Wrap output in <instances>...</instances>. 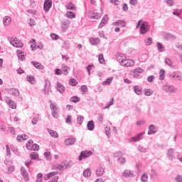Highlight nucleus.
Returning a JSON list of instances; mask_svg holds the SVG:
<instances>
[{"mask_svg":"<svg viewBox=\"0 0 182 182\" xmlns=\"http://www.w3.org/2000/svg\"><path fill=\"white\" fill-rule=\"evenodd\" d=\"M150 29V26H149V23L144 21L140 26L139 32L141 35H144L145 33H147Z\"/></svg>","mask_w":182,"mask_h":182,"instance_id":"1","label":"nucleus"},{"mask_svg":"<svg viewBox=\"0 0 182 182\" xmlns=\"http://www.w3.org/2000/svg\"><path fill=\"white\" fill-rule=\"evenodd\" d=\"M92 156V151H82L78 157V160L82 161V160H85L87 157H90Z\"/></svg>","mask_w":182,"mask_h":182,"instance_id":"2","label":"nucleus"},{"mask_svg":"<svg viewBox=\"0 0 182 182\" xmlns=\"http://www.w3.org/2000/svg\"><path fill=\"white\" fill-rule=\"evenodd\" d=\"M162 90L164 92H166V93H176L177 92V88H174L173 85L168 86V85H164L162 87Z\"/></svg>","mask_w":182,"mask_h":182,"instance_id":"3","label":"nucleus"},{"mask_svg":"<svg viewBox=\"0 0 182 182\" xmlns=\"http://www.w3.org/2000/svg\"><path fill=\"white\" fill-rule=\"evenodd\" d=\"M134 65V61L133 60L127 59L126 57L124 60H122L121 65L125 68H129V66H133Z\"/></svg>","mask_w":182,"mask_h":182,"instance_id":"4","label":"nucleus"},{"mask_svg":"<svg viewBox=\"0 0 182 182\" xmlns=\"http://www.w3.org/2000/svg\"><path fill=\"white\" fill-rule=\"evenodd\" d=\"M61 23V29L63 32H66L69 28V25H70V21L69 19H63Z\"/></svg>","mask_w":182,"mask_h":182,"instance_id":"5","label":"nucleus"},{"mask_svg":"<svg viewBox=\"0 0 182 182\" xmlns=\"http://www.w3.org/2000/svg\"><path fill=\"white\" fill-rule=\"evenodd\" d=\"M5 91L9 93V95H12V96H16V97L20 95L19 90L16 88H6Z\"/></svg>","mask_w":182,"mask_h":182,"instance_id":"6","label":"nucleus"},{"mask_svg":"<svg viewBox=\"0 0 182 182\" xmlns=\"http://www.w3.org/2000/svg\"><path fill=\"white\" fill-rule=\"evenodd\" d=\"M88 17L90 18V19H100L102 16L100 15V14L97 12H95L93 11H89Z\"/></svg>","mask_w":182,"mask_h":182,"instance_id":"7","label":"nucleus"},{"mask_svg":"<svg viewBox=\"0 0 182 182\" xmlns=\"http://www.w3.org/2000/svg\"><path fill=\"white\" fill-rule=\"evenodd\" d=\"M144 134H146V132H142L138 134L136 136L131 137L129 141H130V143H132V141H139L142 139L141 136H144Z\"/></svg>","mask_w":182,"mask_h":182,"instance_id":"8","label":"nucleus"},{"mask_svg":"<svg viewBox=\"0 0 182 182\" xmlns=\"http://www.w3.org/2000/svg\"><path fill=\"white\" fill-rule=\"evenodd\" d=\"M50 8H52V0H45L43 4V10L46 12H49Z\"/></svg>","mask_w":182,"mask_h":182,"instance_id":"9","label":"nucleus"},{"mask_svg":"<svg viewBox=\"0 0 182 182\" xmlns=\"http://www.w3.org/2000/svg\"><path fill=\"white\" fill-rule=\"evenodd\" d=\"M108 21H109V16L107 14H105L102 18L101 23L98 26L99 29H102V28H103V26H105Z\"/></svg>","mask_w":182,"mask_h":182,"instance_id":"10","label":"nucleus"},{"mask_svg":"<svg viewBox=\"0 0 182 182\" xmlns=\"http://www.w3.org/2000/svg\"><path fill=\"white\" fill-rule=\"evenodd\" d=\"M122 177H125L126 178H129L130 177H134V173L133 172V171L126 169L122 173Z\"/></svg>","mask_w":182,"mask_h":182,"instance_id":"11","label":"nucleus"},{"mask_svg":"<svg viewBox=\"0 0 182 182\" xmlns=\"http://www.w3.org/2000/svg\"><path fill=\"white\" fill-rule=\"evenodd\" d=\"M46 85L44 86V93L45 95H49V89H50V81L46 79L45 80Z\"/></svg>","mask_w":182,"mask_h":182,"instance_id":"12","label":"nucleus"},{"mask_svg":"<svg viewBox=\"0 0 182 182\" xmlns=\"http://www.w3.org/2000/svg\"><path fill=\"white\" fill-rule=\"evenodd\" d=\"M21 173L25 181H28L29 180V177L28 176V171H26L25 167L22 166L21 168Z\"/></svg>","mask_w":182,"mask_h":182,"instance_id":"13","label":"nucleus"},{"mask_svg":"<svg viewBox=\"0 0 182 182\" xmlns=\"http://www.w3.org/2000/svg\"><path fill=\"white\" fill-rule=\"evenodd\" d=\"M76 142V138H69L65 140V146H73Z\"/></svg>","mask_w":182,"mask_h":182,"instance_id":"14","label":"nucleus"},{"mask_svg":"<svg viewBox=\"0 0 182 182\" xmlns=\"http://www.w3.org/2000/svg\"><path fill=\"white\" fill-rule=\"evenodd\" d=\"M31 65L34 66L36 69H41V70H43L45 69V67L41 64V63L36 62V61H31Z\"/></svg>","mask_w":182,"mask_h":182,"instance_id":"15","label":"nucleus"},{"mask_svg":"<svg viewBox=\"0 0 182 182\" xmlns=\"http://www.w3.org/2000/svg\"><path fill=\"white\" fill-rule=\"evenodd\" d=\"M87 130L90 132H93L95 130V122L93 120H90L87 124Z\"/></svg>","mask_w":182,"mask_h":182,"instance_id":"16","label":"nucleus"},{"mask_svg":"<svg viewBox=\"0 0 182 182\" xmlns=\"http://www.w3.org/2000/svg\"><path fill=\"white\" fill-rule=\"evenodd\" d=\"M167 157L168 160H173L174 159V149H169L167 151Z\"/></svg>","mask_w":182,"mask_h":182,"instance_id":"17","label":"nucleus"},{"mask_svg":"<svg viewBox=\"0 0 182 182\" xmlns=\"http://www.w3.org/2000/svg\"><path fill=\"white\" fill-rule=\"evenodd\" d=\"M62 164L64 166L65 168H70L73 166V162L72 161H64L62 162Z\"/></svg>","mask_w":182,"mask_h":182,"instance_id":"18","label":"nucleus"},{"mask_svg":"<svg viewBox=\"0 0 182 182\" xmlns=\"http://www.w3.org/2000/svg\"><path fill=\"white\" fill-rule=\"evenodd\" d=\"M3 21L4 26H9V25L11 24V22H12V19H11V17L9 16H4Z\"/></svg>","mask_w":182,"mask_h":182,"instance_id":"19","label":"nucleus"},{"mask_svg":"<svg viewBox=\"0 0 182 182\" xmlns=\"http://www.w3.org/2000/svg\"><path fill=\"white\" fill-rule=\"evenodd\" d=\"M57 90L60 92V93H63L65 92V86L62 85V83L58 82L56 84Z\"/></svg>","mask_w":182,"mask_h":182,"instance_id":"20","label":"nucleus"},{"mask_svg":"<svg viewBox=\"0 0 182 182\" xmlns=\"http://www.w3.org/2000/svg\"><path fill=\"white\" fill-rule=\"evenodd\" d=\"M26 80L31 85H35V83H36V81L35 80V77H33V75H27Z\"/></svg>","mask_w":182,"mask_h":182,"instance_id":"21","label":"nucleus"},{"mask_svg":"<svg viewBox=\"0 0 182 182\" xmlns=\"http://www.w3.org/2000/svg\"><path fill=\"white\" fill-rule=\"evenodd\" d=\"M26 55V53L23 51H17V56L19 60H25V56Z\"/></svg>","mask_w":182,"mask_h":182,"instance_id":"22","label":"nucleus"},{"mask_svg":"<svg viewBox=\"0 0 182 182\" xmlns=\"http://www.w3.org/2000/svg\"><path fill=\"white\" fill-rule=\"evenodd\" d=\"M149 131L148 132V134H156V126H154V124H151L149 127Z\"/></svg>","mask_w":182,"mask_h":182,"instance_id":"23","label":"nucleus"},{"mask_svg":"<svg viewBox=\"0 0 182 182\" xmlns=\"http://www.w3.org/2000/svg\"><path fill=\"white\" fill-rule=\"evenodd\" d=\"M103 174H105V168H103L102 167H99V168L97 169V171H96V175L98 177H102V176H103Z\"/></svg>","mask_w":182,"mask_h":182,"instance_id":"24","label":"nucleus"},{"mask_svg":"<svg viewBox=\"0 0 182 182\" xmlns=\"http://www.w3.org/2000/svg\"><path fill=\"white\" fill-rule=\"evenodd\" d=\"M65 15L69 19H74V18H76V14L73 11H67Z\"/></svg>","mask_w":182,"mask_h":182,"instance_id":"25","label":"nucleus"},{"mask_svg":"<svg viewBox=\"0 0 182 182\" xmlns=\"http://www.w3.org/2000/svg\"><path fill=\"white\" fill-rule=\"evenodd\" d=\"M48 130V133L50 134L51 137H54V139H58L59 137V135L58 134V132H56L55 131H53L52 129H49Z\"/></svg>","mask_w":182,"mask_h":182,"instance_id":"26","label":"nucleus"},{"mask_svg":"<svg viewBox=\"0 0 182 182\" xmlns=\"http://www.w3.org/2000/svg\"><path fill=\"white\" fill-rule=\"evenodd\" d=\"M28 136L26 134H20L17 136V141H22V140H28Z\"/></svg>","mask_w":182,"mask_h":182,"instance_id":"27","label":"nucleus"},{"mask_svg":"<svg viewBox=\"0 0 182 182\" xmlns=\"http://www.w3.org/2000/svg\"><path fill=\"white\" fill-rule=\"evenodd\" d=\"M53 170H65V166L62 164H57L52 167Z\"/></svg>","mask_w":182,"mask_h":182,"instance_id":"28","label":"nucleus"},{"mask_svg":"<svg viewBox=\"0 0 182 182\" xmlns=\"http://www.w3.org/2000/svg\"><path fill=\"white\" fill-rule=\"evenodd\" d=\"M134 90L136 95H140L142 93L141 88L139 87V85H136L134 87Z\"/></svg>","mask_w":182,"mask_h":182,"instance_id":"29","label":"nucleus"},{"mask_svg":"<svg viewBox=\"0 0 182 182\" xmlns=\"http://www.w3.org/2000/svg\"><path fill=\"white\" fill-rule=\"evenodd\" d=\"M30 158L31 160H38L39 159V154L36 152H33L30 154Z\"/></svg>","mask_w":182,"mask_h":182,"instance_id":"30","label":"nucleus"},{"mask_svg":"<svg viewBox=\"0 0 182 182\" xmlns=\"http://www.w3.org/2000/svg\"><path fill=\"white\" fill-rule=\"evenodd\" d=\"M20 41L21 40H18V38H11V39H10V43H11V45H12L13 46H16V44L15 43H19L20 42Z\"/></svg>","mask_w":182,"mask_h":182,"instance_id":"31","label":"nucleus"},{"mask_svg":"<svg viewBox=\"0 0 182 182\" xmlns=\"http://www.w3.org/2000/svg\"><path fill=\"white\" fill-rule=\"evenodd\" d=\"M39 120H41V117H39V115H36L32 119L31 123L33 126H35V124H36Z\"/></svg>","mask_w":182,"mask_h":182,"instance_id":"32","label":"nucleus"},{"mask_svg":"<svg viewBox=\"0 0 182 182\" xmlns=\"http://www.w3.org/2000/svg\"><path fill=\"white\" fill-rule=\"evenodd\" d=\"M50 109L51 111L59 110V107H58V104H56L55 102L51 103L50 105Z\"/></svg>","mask_w":182,"mask_h":182,"instance_id":"33","label":"nucleus"},{"mask_svg":"<svg viewBox=\"0 0 182 182\" xmlns=\"http://www.w3.org/2000/svg\"><path fill=\"white\" fill-rule=\"evenodd\" d=\"M99 42H100L99 38H90V43H91V45H97Z\"/></svg>","mask_w":182,"mask_h":182,"instance_id":"34","label":"nucleus"},{"mask_svg":"<svg viewBox=\"0 0 182 182\" xmlns=\"http://www.w3.org/2000/svg\"><path fill=\"white\" fill-rule=\"evenodd\" d=\"M68 70H69V67H68L66 65L62 66L61 72H62V73H63V75H68V73H69V72H68Z\"/></svg>","mask_w":182,"mask_h":182,"instance_id":"35","label":"nucleus"},{"mask_svg":"<svg viewBox=\"0 0 182 182\" xmlns=\"http://www.w3.org/2000/svg\"><path fill=\"white\" fill-rule=\"evenodd\" d=\"M92 174V171H90V168H87L85 171H83L84 177H90Z\"/></svg>","mask_w":182,"mask_h":182,"instance_id":"36","label":"nucleus"},{"mask_svg":"<svg viewBox=\"0 0 182 182\" xmlns=\"http://www.w3.org/2000/svg\"><path fill=\"white\" fill-rule=\"evenodd\" d=\"M70 101L73 102V103H77L78 102H80V98H79L77 96H74L70 99Z\"/></svg>","mask_w":182,"mask_h":182,"instance_id":"37","label":"nucleus"},{"mask_svg":"<svg viewBox=\"0 0 182 182\" xmlns=\"http://www.w3.org/2000/svg\"><path fill=\"white\" fill-rule=\"evenodd\" d=\"M67 9H68V11H75L76 9V7L73 3H69L67 6Z\"/></svg>","mask_w":182,"mask_h":182,"instance_id":"38","label":"nucleus"},{"mask_svg":"<svg viewBox=\"0 0 182 182\" xmlns=\"http://www.w3.org/2000/svg\"><path fill=\"white\" fill-rule=\"evenodd\" d=\"M126 57H123L122 55V54H117V62H119V63H120V65H122V60H124V58H125Z\"/></svg>","mask_w":182,"mask_h":182,"instance_id":"39","label":"nucleus"},{"mask_svg":"<svg viewBox=\"0 0 182 182\" xmlns=\"http://www.w3.org/2000/svg\"><path fill=\"white\" fill-rule=\"evenodd\" d=\"M166 73V71H164V70H161L159 72V79L160 80H164V75Z\"/></svg>","mask_w":182,"mask_h":182,"instance_id":"40","label":"nucleus"},{"mask_svg":"<svg viewBox=\"0 0 182 182\" xmlns=\"http://www.w3.org/2000/svg\"><path fill=\"white\" fill-rule=\"evenodd\" d=\"M156 46L159 52H163V49H164V46H163L161 43H157Z\"/></svg>","mask_w":182,"mask_h":182,"instance_id":"41","label":"nucleus"},{"mask_svg":"<svg viewBox=\"0 0 182 182\" xmlns=\"http://www.w3.org/2000/svg\"><path fill=\"white\" fill-rule=\"evenodd\" d=\"M32 146H33V141L29 140L26 144V149H28V150H31V149H32Z\"/></svg>","mask_w":182,"mask_h":182,"instance_id":"42","label":"nucleus"},{"mask_svg":"<svg viewBox=\"0 0 182 182\" xmlns=\"http://www.w3.org/2000/svg\"><path fill=\"white\" fill-rule=\"evenodd\" d=\"M83 120H85V117H83L82 115H80L77 118V124H82L83 123Z\"/></svg>","mask_w":182,"mask_h":182,"instance_id":"43","label":"nucleus"},{"mask_svg":"<svg viewBox=\"0 0 182 182\" xmlns=\"http://www.w3.org/2000/svg\"><path fill=\"white\" fill-rule=\"evenodd\" d=\"M165 63L166 65H168V66H169L170 68H174L173 67V63L171 62V60H170V58H166Z\"/></svg>","mask_w":182,"mask_h":182,"instance_id":"44","label":"nucleus"},{"mask_svg":"<svg viewBox=\"0 0 182 182\" xmlns=\"http://www.w3.org/2000/svg\"><path fill=\"white\" fill-rule=\"evenodd\" d=\"M112 80H113V77H108L105 81L102 82V85H110V83H112Z\"/></svg>","mask_w":182,"mask_h":182,"instance_id":"45","label":"nucleus"},{"mask_svg":"<svg viewBox=\"0 0 182 182\" xmlns=\"http://www.w3.org/2000/svg\"><path fill=\"white\" fill-rule=\"evenodd\" d=\"M63 46L64 49H69V48H70V43H69V41H65Z\"/></svg>","mask_w":182,"mask_h":182,"instance_id":"46","label":"nucleus"},{"mask_svg":"<svg viewBox=\"0 0 182 182\" xmlns=\"http://www.w3.org/2000/svg\"><path fill=\"white\" fill-rule=\"evenodd\" d=\"M98 60H99V63H101L102 65L105 63V57H103V54H100L98 56Z\"/></svg>","mask_w":182,"mask_h":182,"instance_id":"47","label":"nucleus"},{"mask_svg":"<svg viewBox=\"0 0 182 182\" xmlns=\"http://www.w3.org/2000/svg\"><path fill=\"white\" fill-rule=\"evenodd\" d=\"M30 150H33V151H38L39 150V145H38V144H33Z\"/></svg>","mask_w":182,"mask_h":182,"instance_id":"48","label":"nucleus"},{"mask_svg":"<svg viewBox=\"0 0 182 182\" xmlns=\"http://www.w3.org/2000/svg\"><path fill=\"white\" fill-rule=\"evenodd\" d=\"M153 91L150 89L144 90L145 96H151Z\"/></svg>","mask_w":182,"mask_h":182,"instance_id":"49","label":"nucleus"},{"mask_svg":"<svg viewBox=\"0 0 182 182\" xmlns=\"http://www.w3.org/2000/svg\"><path fill=\"white\" fill-rule=\"evenodd\" d=\"M149 180V176H147V174L144 173L141 178V181L142 182H147Z\"/></svg>","mask_w":182,"mask_h":182,"instance_id":"50","label":"nucleus"},{"mask_svg":"<svg viewBox=\"0 0 182 182\" xmlns=\"http://www.w3.org/2000/svg\"><path fill=\"white\" fill-rule=\"evenodd\" d=\"M70 86H77V82H76V79L71 78L70 80Z\"/></svg>","mask_w":182,"mask_h":182,"instance_id":"51","label":"nucleus"},{"mask_svg":"<svg viewBox=\"0 0 182 182\" xmlns=\"http://www.w3.org/2000/svg\"><path fill=\"white\" fill-rule=\"evenodd\" d=\"M145 42L146 43V46H150L153 42V38H151V37H149L148 39L145 40Z\"/></svg>","mask_w":182,"mask_h":182,"instance_id":"52","label":"nucleus"},{"mask_svg":"<svg viewBox=\"0 0 182 182\" xmlns=\"http://www.w3.org/2000/svg\"><path fill=\"white\" fill-rule=\"evenodd\" d=\"M51 114L54 119H58V117H59V115L58 114V110L51 111Z\"/></svg>","mask_w":182,"mask_h":182,"instance_id":"53","label":"nucleus"},{"mask_svg":"<svg viewBox=\"0 0 182 182\" xmlns=\"http://www.w3.org/2000/svg\"><path fill=\"white\" fill-rule=\"evenodd\" d=\"M9 105L11 109H16V104L14 101H9Z\"/></svg>","mask_w":182,"mask_h":182,"instance_id":"54","label":"nucleus"},{"mask_svg":"<svg viewBox=\"0 0 182 182\" xmlns=\"http://www.w3.org/2000/svg\"><path fill=\"white\" fill-rule=\"evenodd\" d=\"M50 38L53 41H58V39H59V36L58 34H55V33H51L50 34Z\"/></svg>","mask_w":182,"mask_h":182,"instance_id":"55","label":"nucleus"},{"mask_svg":"<svg viewBox=\"0 0 182 182\" xmlns=\"http://www.w3.org/2000/svg\"><path fill=\"white\" fill-rule=\"evenodd\" d=\"M167 39H171L172 41H176V36L173 34L168 33L166 34Z\"/></svg>","mask_w":182,"mask_h":182,"instance_id":"56","label":"nucleus"},{"mask_svg":"<svg viewBox=\"0 0 182 182\" xmlns=\"http://www.w3.org/2000/svg\"><path fill=\"white\" fill-rule=\"evenodd\" d=\"M13 171H15V167L14 166H11L8 168L7 174H11Z\"/></svg>","mask_w":182,"mask_h":182,"instance_id":"57","label":"nucleus"},{"mask_svg":"<svg viewBox=\"0 0 182 182\" xmlns=\"http://www.w3.org/2000/svg\"><path fill=\"white\" fill-rule=\"evenodd\" d=\"M6 156L9 157H11V149L9 148V145L6 144Z\"/></svg>","mask_w":182,"mask_h":182,"instance_id":"58","label":"nucleus"},{"mask_svg":"<svg viewBox=\"0 0 182 182\" xmlns=\"http://www.w3.org/2000/svg\"><path fill=\"white\" fill-rule=\"evenodd\" d=\"M65 123H68V124H72V116H70V115L67 116V118L65 119Z\"/></svg>","mask_w":182,"mask_h":182,"instance_id":"59","label":"nucleus"},{"mask_svg":"<svg viewBox=\"0 0 182 182\" xmlns=\"http://www.w3.org/2000/svg\"><path fill=\"white\" fill-rule=\"evenodd\" d=\"M138 151H141V153H147V149L146 148H143V146H139L138 147Z\"/></svg>","mask_w":182,"mask_h":182,"instance_id":"60","label":"nucleus"},{"mask_svg":"<svg viewBox=\"0 0 182 182\" xmlns=\"http://www.w3.org/2000/svg\"><path fill=\"white\" fill-rule=\"evenodd\" d=\"M118 161L119 164H124V163H126V159L124 157H119L118 158Z\"/></svg>","mask_w":182,"mask_h":182,"instance_id":"61","label":"nucleus"},{"mask_svg":"<svg viewBox=\"0 0 182 182\" xmlns=\"http://www.w3.org/2000/svg\"><path fill=\"white\" fill-rule=\"evenodd\" d=\"M119 25L121 28H124L126 26V22L123 20H119Z\"/></svg>","mask_w":182,"mask_h":182,"instance_id":"62","label":"nucleus"},{"mask_svg":"<svg viewBox=\"0 0 182 182\" xmlns=\"http://www.w3.org/2000/svg\"><path fill=\"white\" fill-rule=\"evenodd\" d=\"M173 15H175L176 16H180V15H181V10H176L173 11Z\"/></svg>","mask_w":182,"mask_h":182,"instance_id":"63","label":"nucleus"},{"mask_svg":"<svg viewBox=\"0 0 182 182\" xmlns=\"http://www.w3.org/2000/svg\"><path fill=\"white\" fill-rule=\"evenodd\" d=\"M176 181L182 182V176L181 175H177L176 176Z\"/></svg>","mask_w":182,"mask_h":182,"instance_id":"64","label":"nucleus"}]
</instances>
